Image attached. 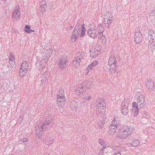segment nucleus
Segmentation results:
<instances>
[{
    "label": "nucleus",
    "instance_id": "7",
    "mask_svg": "<svg viewBox=\"0 0 155 155\" xmlns=\"http://www.w3.org/2000/svg\"><path fill=\"white\" fill-rule=\"evenodd\" d=\"M148 35L149 45L151 47H155V31H149Z\"/></svg>",
    "mask_w": 155,
    "mask_h": 155
},
{
    "label": "nucleus",
    "instance_id": "56",
    "mask_svg": "<svg viewBox=\"0 0 155 155\" xmlns=\"http://www.w3.org/2000/svg\"><path fill=\"white\" fill-rule=\"evenodd\" d=\"M4 1H6V0H4Z\"/></svg>",
    "mask_w": 155,
    "mask_h": 155
},
{
    "label": "nucleus",
    "instance_id": "50",
    "mask_svg": "<svg viewBox=\"0 0 155 155\" xmlns=\"http://www.w3.org/2000/svg\"><path fill=\"white\" fill-rule=\"evenodd\" d=\"M126 144L128 146L130 147H133V144L132 143H126Z\"/></svg>",
    "mask_w": 155,
    "mask_h": 155
},
{
    "label": "nucleus",
    "instance_id": "39",
    "mask_svg": "<svg viewBox=\"0 0 155 155\" xmlns=\"http://www.w3.org/2000/svg\"><path fill=\"white\" fill-rule=\"evenodd\" d=\"M57 95H59L60 96H64V91L63 89H60L58 91V92Z\"/></svg>",
    "mask_w": 155,
    "mask_h": 155
},
{
    "label": "nucleus",
    "instance_id": "20",
    "mask_svg": "<svg viewBox=\"0 0 155 155\" xmlns=\"http://www.w3.org/2000/svg\"><path fill=\"white\" fill-rule=\"evenodd\" d=\"M146 86L149 90L153 91L154 89V85L153 81L151 80H147L146 82Z\"/></svg>",
    "mask_w": 155,
    "mask_h": 155
},
{
    "label": "nucleus",
    "instance_id": "26",
    "mask_svg": "<svg viewBox=\"0 0 155 155\" xmlns=\"http://www.w3.org/2000/svg\"><path fill=\"white\" fill-rule=\"evenodd\" d=\"M54 140L51 137L49 136H47L45 138V144L49 146L54 143Z\"/></svg>",
    "mask_w": 155,
    "mask_h": 155
},
{
    "label": "nucleus",
    "instance_id": "33",
    "mask_svg": "<svg viewBox=\"0 0 155 155\" xmlns=\"http://www.w3.org/2000/svg\"><path fill=\"white\" fill-rule=\"evenodd\" d=\"M27 71L25 70H22L21 69H19V75L21 77H23L26 74Z\"/></svg>",
    "mask_w": 155,
    "mask_h": 155
},
{
    "label": "nucleus",
    "instance_id": "10",
    "mask_svg": "<svg viewBox=\"0 0 155 155\" xmlns=\"http://www.w3.org/2000/svg\"><path fill=\"white\" fill-rule=\"evenodd\" d=\"M40 8L38 10V14L39 15H42L47 8V5L45 0H42L39 3Z\"/></svg>",
    "mask_w": 155,
    "mask_h": 155
},
{
    "label": "nucleus",
    "instance_id": "22",
    "mask_svg": "<svg viewBox=\"0 0 155 155\" xmlns=\"http://www.w3.org/2000/svg\"><path fill=\"white\" fill-rule=\"evenodd\" d=\"M112 148L115 151L113 155H121L120 152L124 149L123 148L118 146H112Z\"/></svg>",
    "mask_w": 155,
    "mask_h": 155
},
{
    "label": "nucleus",
    "instance_id": "55",
    "mask_svg": "<svg viewBox=\"0 0 155 155\" xmlns=\"http://www.w3.org/2000/svg\"><path fill=\"white\" fill-rule=\"evenodd\" d=\"M1 131H2V130H1L0 129V133H1Z\"/></svg>",
    "mask_w": 155,
    "mask_h": 155
},
{
    "label": "nucleus",
    "instance_id": "9",
    "mask_svg": "<svg viewBox=\"0 0 155 155\" xmlns=\"http://www.w3.org/2000/svg\"><path fill=\"white\" fill-rule=\"evenodd\" d=\"M100 48L98 45L94 44L90 48V56L92 58H95L97 57L100 52Z\"/></svg>",
    "mask_w": 155,
    "mask_h": 155
},
{
    "label": "nucleus",
    "instance_id": "43",
    "mask_svg": "<svg viewBox=\"0 0 155 155\" xmlns=\"http://www.w3.org/2000/svg\"><path fill=\"white\" fill-rule=\"evenodd\" d=\"M92 85V83L91 82H89L87 83V85L86 87V88L89 89L90 88Z\"/></svg>",
    "mask_w": 155,
    "mask_h": 155
},
{
    "label": "nucleus",
    "instance_id": "16",
    "mask_svg": "<svg viewBox=\"0 0 155 155\" xmlns=\"http://www.w3.org/2000/svg\"><path fill=\"white\" fill-rule=\"evenodd\" d=\"M48 60L43 57L42 59L38 64V68L40 71H42L45 68Z\"/></svg>",
    "mask_w": 155,
    "mask_h": 155
},
{
    "label": "nucleus",
    "instance_id": "36",
    "mask_svg": "<svg viewBox=\"0 0 155 155\" xmlns=\"http://www.w3.org/2000/svg\"><path fill=\"white\" fill-rule=\"evenodd\" d=\"M117 127L118 126L111 124L109 127V129L110 130H113V132H116L117 130Z\"/></svg>",
    "mask_w": 155,
    "mask_h": 155
},
{
    "label": "nucleus",
    "instance_id": "1",
    "mask_svg": "<svg viewBox=\"0 0 155 155\" xmlns=\"http://www.w3.org/2000/svg\"><path fill=\"white\" fill-rule=\"evenodd\" d=\"M134 128L130 126H124L117 131V136L120 139H124L133 133Z\"/></svg>",
    "mask_w": 155,
    "mask_h": 155
},
{
    "label": "nucleus",
    "instance_id": "14",
    "mask_svg": "<svg viewBox=\"0 0 155 155\" xmlns=\"http://www.w3.org/2000/svg\"><path fill=\"white\" fill-rule=\"evenodd\" d=\"M43 129V130H49L53 125V124L51 120L47 118L44 124L41 125Z\"/></svg>",
    "mask_w": 155,
    "mask_h": 155
},
{
    "label": "nucleus",
    "instance_id": "24",
    "mask_svg": "<svg viewBox=\"0 0 155 155\" xmlns=\"http://www.w3.org/2000/svg\"><path fill=\"white\" fill-rule=\"evenodd\" d=\"M104 31V28L101 24L98 25L97 27L96 31L98 35H103Z\"/></svg>",
    "mask_w": 155,
    "mask_h": 155
},
{
    "label": "nucleus",
    "instance_id": "25",
    "mask_svg": "<svg viewBox=\"0 0 155 155\" xmlns=\"http://www.w3.org/2000/svg\"><path fill=\"white\" fill-rule=\"evenodd\" d=\"M49 74V73L48 71H45L42 74L41 77V81L43 84L45 82L47 81Z\"/></svg>",
    "mask_w": 155,
    "mask_h": 155
},
{
    "label": "nucleus",
    "instance_id": "51",
    "mask_svg": "<svg viewBox=\"0 0 155 155\" xmlns=\"http://www.w3.org/2000/svg\"><path fill=\"white\" fill-rule=\"evenodd\" d=\"M144 117H145L146 118H149L150 117V115H149V113H147V115L146 116H145V115H144Z\"/></svg>",
    "mask_w": 155,
    "mask_h": 155
},
{
    "label": "nucleus",
    "instance_id": "38",
    "mask_svg": "<svg viewBox=\"0 0 155 155\" xmlns=\"http://www.w3.org/2000/svg\"><path fill=\"white\" fill-rule=\"evenodd\" d=\"M78 38L75 35L74 36L71 34V39L72 42H75Z\"/></svg>",
    "mask_w": 155,
    "mask_h": 155
},
{
    "label": "nucleus",
    "instance_id": "4",
    "mask_svg": "<svg viewBox=\"0 0 155 155\" xmlns=\"http://www.w3.org/2000/svg\"><path fill=\"white\" fill-rule=\"evenodd\" d=\"M130 101V99L127 98H125L123 101L121 106V111L123 115H126L128 113V107Z\"/></svg>",
    "mask_w": 155,
    "mask_h": 155
},
{
    "label": "nucleus",
    "instance_id": "12",
    "mask_svg": "<svg viewBox=\"0 0 155 155\" xmlns=\"http://www.w3.org/2000/svg\"><path fill=\"white\" fill-rule=\"evenodd\" d=\"M68 61L65 57H62L58 60V63L59 68L61 69L66 68Z\"/></svg>",
    "mask_w": 155,
    "mask_h": 155
},
{
    "label": "nucleus",
    "instance_id": "11",
    "mask_svg": "<svg viewBox=\"0 0 155 155\" xmlns=\"http://www.w3.org/2000/svg\"><path fill=\"white\" fill-rule=\"evenodd\" d=\"M83 57L84 56L82 54H79L76 55L74 57V61L73 62V66L77 68H78L80 65V63L82 61Z\"/></svg>",
    "mask_w": 155,
    "mask_h": 155
},
{
    "label": "nucleus",
    "instance_id": "27",
    "mask_svg": "<svg viewBox=\"0 0 155 155\" xmlns=\"http://www.w3.org/2000/svg\"><path fill=\"white\" fill-rule=\"evenodd\" d=\"M84 92L83 87L81 85L77 87L75 91V94L77 95H80Z\"/></svg>",
    "mask_w": 155,
    "mask_h": 155
},
{
    "label": "nucleus",
    "instance_id": "48",
    "mask_svg": "<svg viewBox=\"0 0 155 155\" xmlns=\"http://www.w3.org/2000/svg\"><path fill=\"white\" fill-rule=\"evenodd\" d=\"M20 141H21L22 143L27 142L28 141V139L25 138L21 139L20 140Z\"/></svg>",
    "mask_w": 155,
    "mask_h": 155
},
{
    "label": "nucleus",
    "instance_id": "49",
    "mask_svg": "<svg viewBox=\"0 0 155 155\" xmlns=\"http://www.w3.org/2000/svg\"><path fill=\"white\" fill-rule=\"evenodd\" d=\"M154 15H155V11L154 12H152L149 13V15L150 16H153Z\"/></svg>",
    "mask_w": 155,
    "mask_h": 155
},
{
    "label": "nucleus",
    "instance_id": "47",
    "mask_svg": "<svg viewBox=\"0 0 155 155\" xmlns=\"http://www.w3.org/2000/svg\"><path fill=\"white\" fill-rule=\"evenodd\" d=\"M65 98L64 96H60L59 95H57V98Z\"/></svg>",
    "mask_w": 155,
    "mask_h": 155
},
{
    "label": "nucleus",
    "instance_id": "45",
    "mask_svg": "<svg viewBox=\"0 0 155 155\" xmlns=\"http://www.w3.org/2000/svg\"><path fill=\"white\" fill-rule=\"evenodd\" d=\"M108 133L110 135H113L115 132H113V130H110L109 129Z\"/></svg>",
    "mask_w": 155,
    "mask_h": 155
},
{
    "label": "nucleus",
    "instance_id": "5",
    "mask_svg": "<svg viewBox=\"0 0 155 155\" xmlns=\"http://www.w3.org/2000/svg\"><path fill=\"white\" fill-rule=\"evenodd\" d=\"M97 27L94 24H92L90 26L87 31V34L91 38L94 39L98 36L96 31Z\"/></svg>",
    "mask_w": 155,
    "mask_h": 155
},
{
    "label": "nucleus",
    "instance_id": "52",
    "mask_svg": "<svg viewBox=\"0 0 155 155\" xmlns=\"http://www.w3.org/2000/svg\"><path fill=\"white\" fill-rule=\"evenodd\" d=\"M23 119V118L22 117H20L19 118L18 120H20V121H22Z\"/></svg>",
    "mask_w": 155,
    "mask_h": 155
},
{
    "label": "nucleus",
    "instance_id": "21",
    "mask_svg": "<svg viewBox=\"0 0 155 155\" xmlns=\"http://www.w3.org/2000/svg\"><path fill=\"white\" fill-rule=\"evenodd\" d=\"M138 104L136 102H134L132 104L131 110L135 116H137L139 113Z\"/></svg>",
    "mask_w": 155,
    "mask_h": 155
},
{
    "label": "nucleus",
    "instance_id": "35",
    "mask_svg": "<svg viewBox=\"0 0 155 155\" xmlns=\"http://www.w3.org/2000/svg\"><path fill=\"white\" fill-rule=\"evenodd\" d=\"M99 143L102 146L103 148L105 149L106 148V145L104 141L101 139H99L98 140Z\"/></svg>",
    "mask_w": 155,
    "mask_h": 155
},
{
    "label": "nucleus",
    "instance_id": "28",
    "mask_svg": "<svg viewBox=\"0 0 155 155\" xmlns=\"http://www.w3.org/2000/svg\"><path fill=\"white\" fill-rule=\"evenodd\" d=\"M65 98H57V103L59 107H63L64 104Z\"/></svg>",
    "mask_w": 155,
    "mask_h": 155
},
{
    "label": "nucleus",
    "instance_id": "29",
    "mask_svg": "<svg viewBox=\"0 0 155 155\" xmlns=\"http://www.w3.org/2000/svg\"><path fill=\"white\" fill-rule=\"evenodd\" d=\"M29 67L27 61L23 62L20 66V69L28 71Z\"/></svg>",
    "mask_w": 155,
    "mask_h": 155
},
{
    "label": "nucleus",
    "instance_id": "42",
    "mask_svg": "<svg viewBox=\"0 0 155 155\" xmlns=\"http://www.w3.org/2000/svg\"><path fill=\"white\" fill-rule=\"evenodd\" d=\"M105 149H104L103 148H101L99 150V152L98 154L99 155H102L104 152V150Z\"/></svg>",
    "mask_w": 155,
    "mask_h": 155
},
{
    "label": "nucleus",
    "instance_id": "34",
    "mask_svg": "<svg viewBox=\"0 0 155 155\" xmlns=\"http://www.w3.org/2000/svg\"><path fill=\"white\" fill-rule=\"evenodd\" d=\"M118 118L117 117H115L114 119L112 120L111 124L117 126H118L119 123L118 121Z\"/></svg>",
    "mask_w": 155,
    "mask_h": 155
},
{
    "label": "nucleus",
    "instance_id": "46",
    "mask_svg": "<svg viewBox=\"0 0 155 155\" xmlns=\"http://www.w3.org/2000/svg\"><path fill=\"white\" fill-rule=\"evenodd\" d=\"M31 29V27L30 26H29L28 25H26L25 26V30H29Z\"/></svg>",
    "mask_w": 155,
    "mask_h": 155
},
{
    "label": "nucleus",
    "instance_id": "41",
    "mask_svg": "<svg viewBox=\"0 0 155 155\" xmlns=\"http://www.w3.org/2000/svg\"><path fill=\"white\" fill-rule=\"evenodd\" d=\"M85 29H81V33H80V35L81 37H82L85 35Z\"/></svg>",
    "mask_w": 155,
    "mask_h": 155
},
{
    "label": "nucleus",
    "instance_id": "44",
    "mask_svg": "<svg viewBox=\"0 0 155 155\" xmlns=\"http://www.w3.org/2000/svg\"><path fill=\"white\" fill-rule=\"evenodd\" d=\"M34 31H35L34 30H32V29H30L29 30H25V32L28 33H30L31 32H34Z\"/></svg>",
    "mask_w": 155,
    "mask_h": 155
},
{
    "label": "nucleus",
    "instance_id": "40",
    "mask_svg": "<svg viewBox=\"0 0 155 155\" xmlns=\"http://www.w3.org/2000/svg\"><path fill=\"white\" fill-rule=\"evenodd\" d=\"M84 98L85 100H89L91 98V97L88 94H86L84 96Z\"/></svg>",
    "mask_w": 155,
    "mask_h": 155
},
{
    "label": "nucleus",
    "instance_id": "2",
    "mask_svg": "<svg viewBox=\"0 0 155 155\" xmlns=\"http://www.w3.org/2000/svg\"><path fill=\"white\" fill-rule=\"evenodd\" d=\"M116 58L114 55H111L108 60V65L110 66V71L111 73H115L117 69Z\"/></svg>",
    "mask_w": 155,
    "mask_h": 155
},
{
    "label": "nucleus",
    "instance_id": "54",
    "mask_svg": "<svg viewBox=\"0 0 155 155\" xmlns=\"http://www.w3.org/2000/svg\"><path fill=\"white\" fill-rule=\"evenodd\" d=\"M74 27L72 26H71V27H70V29H72Z\"/></svg>",
    "mask_w": 155,
    "mask_h": 155
},
{
    "label": "nucleus",
    "instance_id": "23",
    "mask_svg": "<svg viewBox=\"0 0 155 155\" xmlns=\"http://www.w3.org/2000/svg\"><path fill=\"white\" fill-rule=\"evenodd\" d=\"M98 61H95L92 62L90 64L88 65L87 67V68L86 71L87 72L86 73V74L87 75L89 71L92 69V68L98 64Z\"/></svg>",
    "mask_w": 155,
    "mask_h": 155
},
{
    "label": "nucleus",
    "instance_id": "53",
    "mask_svg": "<svg viewBox=\"0 0 155 155\" xmlns=\"http://www.w3.org/2000/svg\"><path fill=\"white\" fill-rule=\"evenodd\" d=\"M84 24H83L82 25H81V27H82V28H81L82 29H84Z\"/></svg>",
    "mask_w": 155,
    "mask_h": 155
},
{
    "label": "nucleus",
    "instance_id": "6",
    "mask_svg": "<svg viewBox=\"0 0 155 155\" xmlns=\"http://www.w3.org/2000/svg\"><path fill=\"white\" fill-rule=\"evenodd\" d=\"M114 18L111 13L110 12L106 13L104 19V22L105 26L107 28H109L113 22Z\"/></svg>",
    "mask_w": 155,
    "mask_h": 155
},
{
    "label": "nucleus",
    "instance_id": "32",
    "mask_svg": "<svg viewBox=\"0 0 155 155\" xmlns=\"http://www.w3.org/2000/svg\"><path fill=\"white\" fill-rule=\"evenodd\" d=\"M15 60V56L13 53H11L10 54L9 63L10 64L12 63V62L14 61Z\"/></svg>",
    "mask_w": 155,
    "mask_h": 155
},
{
    "label": "nucleus",
    "instance_id": "15",
    "mask_svg": "<svg viewBox=\"0 0 155 155\" xmlns=\"http://www.w3.org/2000/svg\"><path fill=\"white\" fill-rule=\"evenodd\" d=\"M81 25L80 24H77L75 26L74 30L72 33L71 34L74 36H76L77 38L80 36V33L81 31Z\"/></svg>",
    "mask_w": 155,
    "mask_h": 155
},
{
    "label": "nucleus",
    "instance_id": "18",
    "mask_svg": "<svg viewBox=\"0 0 155 155\" xmlns=\"http://www.w3.org/2000/svg\"><path fill=\"white\" fill-rule=\"evenodd\" d=\"M134 41L136 43H139L142 40V34L140 32L135 31L134 37Z\"/></svg>",
    "mask_w": 155,
    "mask_h": 155
},
{
    "label": "nucleus",
    "instance_id": "17",
    "mask_svg": "<svg viewBox=\"0 0 155 155\" xmlns=\"http://www.w3.org/2000/svg\"><path fill=\"white\" fill-rule=\"evenodd\" d=\"M45 130L41 126V125L37 124L35 127V132L36 135L38 137H40L43 133V131Z\"/></svg>",
    "mask_w": 155,
    "mask_h": 155
},
{
    "label": "nucleus",
    "instance_id": "19",
    "mask_svg": "<svg viewBox=\"0 0 155 155\" xmlns=\"http://www.w3.org/2000/svg\"><path fill=\"white\" fill-rule=\"evenodd\" d=\"M53 52V51L52 48L47 49L44 51L43 57L49 60V58L50 57Z\"/></svg>",
    "mask_w": 155,
    "mask_h": 155
},
{
    "label": "nucleus",
    "instance_id": "30",
    "mask_svg": "<svg viewBox=\"0 0 155 155\" xmlns=\"http://www.w3.org/2000/svg\"><path fill=\"white\" fill-rule=\"evenodd\" d=\"M77 102L75 101H72L70 104V107L72 110H76L77 107Z\"/></svg>",
    "mask_w": 155,
    "mask_h": 155
},
{
    "label": "nucleus",
    "instance_id": "13",
    "mask_svg": "<svg viewBox=\"0 0 155 155\" xmlns=\"http://www.w3.org/2000/svg\"><path fill=\"white\" fill-rule=\"evenodd\" d=\"M145 97L143 95H139L137 97V103L138 104L140 108L143 107L145 105Z\"/></svg>",
    "mask_w": 155,
    "mask_h": 155
},
{
    "label": "nucleus",
    "instance_id": "37",
    "mask_svg": "<svg viewBox=\"0 0 155 155\" xmlns=\"http://www.w3.org/2000/svg\"><path fill=\"white\" fill-rule=\"evenodd\" d=\"M132 143L133 144V147H136L139 144L140 142L138 140H134Z\"/></svg>",
    "mask_w": 155,
    "mask_h": 155
},
{
    "label": "nucleus",
    "instance_id": "8",
    "mask_svg": "<svg viewBox=\"0 0 155 155\" xmlns=\"http://www.w3.org/2000/svg\"><path fill=\"white\" fill-rule=\"evenodd\" d=\"M20 16L19 7L18 5L16 6L12 14V20L15 21H18L20 19Z\"/></svg>",
    "mask_w": 155,
    "mask_h": 155
},
{
    "label": "nucleus",
    "instance_id": "31",
    "mask_svg": "<svg viewBox=\"0 0 155 155\" xmlns=\"http://www.w3.org/2000/svg\"><path fill=\"white\" fill-rule=\"evenodd\" d=\"M98 37L100 38L101 44L103 45H104L106 43V39L105 35L103 34L101 35H98Z\"/></svg>",
    "mask_w": 155,
    "mask_h": 155
},
{
    "label": "nucleus",
    "instance_id": "3",
    "mask_svg": "<svg viewBox=\"0 0 155 155\" xmlns=\"http://www.w3.org/2000/svg\"><path fill=\"white\" fill-rule=\"evenodd\" d=\"M96 111L97 114L101 116L104 115L106 109V104L102 101L97 103L96 105Z\"/></svg>",
    "mask_w": 155,
    "mask_h": 155
}]
</instances>
